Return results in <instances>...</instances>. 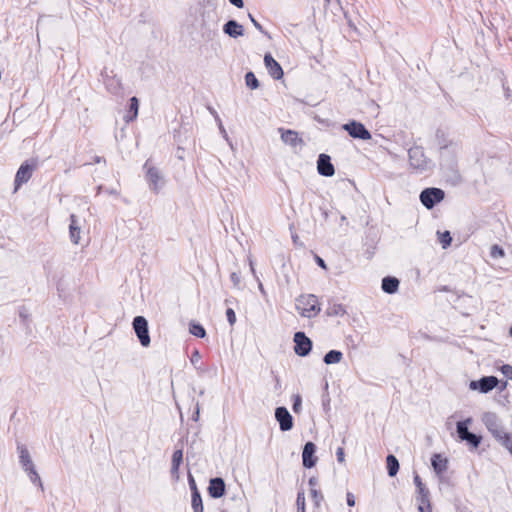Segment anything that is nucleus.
Masks as SVG:
<instances>
[{"mask_svg": "<svg viewBox=\"0 0 512 512\" xmlns=\"http://www.w3.org/2000/svg\"><path fill=\"white\" fill-rule=\"evenodd\" d=\"M81 233H82V226L80 224V221L76 215L72 214L70 216V224H69L70 241L75 245L80 244Z\"/></svg>", "mask_w": 512, "mask_h": 512, "instance_id": "dca6fc26", "label": "nucleus"}, {"mask_svg": "<svg viewBox=\"0 0 512 512\" xmlns=\"http://www.w3.org/2000/svg\"><path fill=\"white\" fill-rule=\"evenodd\" d=\"M317 169L319 174L331 177L335 173L333 164L331 163L330 157L326 154H320L317 161Z\"/></svg>", "mask_w": 512, "mask_h": 512, "instance_id": "f3484780", "label": "nucleus"}, {"mask_svg": "<svg viewBox=\"0 0 512 512\" xmlns=\"http://www.w3.org/2000/svg\"><path fill=\"white\" fill-rule=\"evenodd\" d=\"M309 485L312 487V488H315V486L317 485V479L316 478H310L309 479Z\"/></svg>", "mask_w": 512, "mask_h": 512, "instance_id": "3c124183", "label": "nucleus"}, {"mask_svg": "<svg viewBox=\"0 0 512 512\" xmlns=\"http://www.w3.org/2000/svg\"><path fill=\"white\" fill-rule=\"evenodd\" d=\"M258 288H259V290H260V292H261L262 294H265V290H264L263 284H262L261 282H259V284H258Z\"/></svg>", "mask_w": 512, "mask_h": 512, "instance_id": "4d7b16f0", "label": "nucleus"}, {"mask_svg": "<svg viewBox=\"0 0 512 512\" xmlns=\"http://www.w3.org/2000/svg\"><path fill=\"white\" fill-rule=\"evenodd\" d=\"M437 235H438V240H439L440 244L442 245L443 249H446L448 246H450L452 237H451L449 231H445V232L438 231Z\"/></svg>", "mask_w": 512, "mask_h": 512, "instance_id": "c756f323", "label": "nucleus"}, {"mask_svg": "<svg viewBox=\"0 0 512 512\" xmlns=\"http://www.w3.org/2000/svg\"><path fill=\"white\" fill-rule=\"evenodd\" d=\"M217 120L219 122V130H220L221 134L223 135L224 138L227 139V132H226L224 126L222 125L221 120L219 118H217Z\"/></svg>", "mask_w": 512, "mask_h": 512, "instance_id": "de8ad7c7", "label": "nucleus"}, {"mask_svg": "<svg viewBox=\"0 0 512 512\" xmlns=\"http://www.w3.org/2000/svg\"><path fill=\"white\" fill-rule=\"evenodd\" d=\"M138 106H139V104H138V99H137L136 97H132V98L130 99V109H131L132 111H134V117H136V116H137V113H138Z\"/></svg>", "mask_w": 512, "mask_h": 512, "instance_id": "79ce46f5", "label": "nucleus"}, {"mask_svg": "<svg viewBox=\"0 0 512 512\" xmlns=\"http://www.w3.org/2000/svg\"><path fill=\"white\" fill-rule=\"evenodd\" d=\"M230 3L234 6H236L237 8H242L244 3H243V0H229Z\"/></svg>", "mask_w": 512, "mask_h": 512, "instance_id": "09e8293b", "label": "nucleus"}, {"mask_svg": "<svg viewBox=\"0 0 512 512\" xmlns=\"http://www.w3.org/2000/svg\"><path fill=\"white\" fill-rule=\"evenodd\" d=\"M279 132L281 133V140L286 145L296 148L302 142L298 136V133L293 130H285L283 128H279Z\"/></svg>", "mask_w": 512, "mask_h": 512, "instance_id": "aec40b11", "label": "nucleus"}, {"mask_svg": "<svg viewBox=\"0 0 512 512\" xmlns=\"http://www.w3.org/2000/svg\"><path fill=\"white\" fill-rule=\"evenodd\" d=\"M342 128L348 132V134L357 139L370 140L371 133L365 128V126L357 121H350L342 126Z\"/></svg>", "mask_w": 512, "mask_h": 512, "instance_id": "9d476101", "label": "nucleus"}, {"mask_svg": "<svg viewBox=\"0 0 512 512\" xmlns=\"http://www.w3.org/2000/svg\"><path fill=\"white\" fill-rule=\"evenodd\" d=\"M512 454V435L508 434L500 442Z\"/></svg>", "mask_w": 512, "mask_h": 512, "instance_id": "c9c22d12", "label": "nucleus"}, {"mask_svg": "<svg viewBox=\"0 0 512 512\" xmlns=\"http://www.w3.org/2000/svg\"><path fill=\"white\" fill-rule=\"evenodd\" d=\"M199 414H200V412H199V408H197V410H196L195 414L193 415V419H194L195 421H197V420H198V418H199Z\"/></svg>", "mask_w": 512, "mask_h": 512, "instance_id": "6e6d98bb", "label": "nucleus"}, {"mask_svg": "<svg viewBox=\"0 0 512 512\" xmlns=\"http://www.w3.org/2000/svg\"><path fill=\"white\" fill-rule=\"evenodd\" d=\"M432 467L437 474L443 473L446 468V460H443L439 454H435L431 460Z\"/></svg>", "mask_w": 512, "mask_h": 512, "instance_id": "a878e982", "label": "nucleus"}, {"mask_svg": "<svg viewBox=\"0 0 512 512\" xmlns=\"http://www.w3.org/2000/svg\"><path fill=\"white\" fill-rule=\"evenodd\" d=\"M461 149L459 145L455 142L449 141L447 143L440 144L439 146V154L441 162L446 165H451L454 163L455 158L460 153Z\"/></svg>", "mask_w": 512, "mask_h": 512, "instance_id": "6e6552de", "label": "nucleus"}, {"mask_svg": "<svg viewBox=\"0 0 512 512\" xmlns=\"http://www.w3.org/2000/svg\"><path fill=\"white\" fill-rule=\"evenodd\" d=\"M410 167L417 173L430 170L433 166L432 161L426 157L424 150L420 146H413L408 150Z\"/></svg>", "mask_w": 512, "mask_h": 512, "instance_id": "7ed1b4c3", "label": "nucleus"}, {"mask_svg": "<svg viewBox=\"0 0 512 512\" xmlns=\"http://www.w3.org/2000/svg\"><path fill=\"white\" fill-rule=\"evenodd\" d=\"M343 359V354L341 351L338 350H330L328 353L325 354L323 361L327 365L331 364H337L341 362Z\"/></svg>", "mask_w": 512, "mask_h": 512, "instance_id": "393cba45", "label": "nucleus"}, {"mask_svg": "<svg viewBox=\"0 0 512 512\" xmlns=\"http://www.w3.org/2000/svg\"><path fill=\"white\" fill-rule=\"evenodd\" d=\"M482 421L486 428L488 429V431L493 435V437L498 442H500L507 435L505 428L503 427L500 419L495 413H484V415L482 416Z\"/></svg>", "mask_w": 512, "mask_h": 512, "instance_id": "39448f33", "label": "nucleus"}, {"mask_svg": "<svg viewBox=\"0 0 512 512\" xmlns=\"http://www.w3.org/2000/svg\"><path fill=\"white\" fill-rule=\"evenodd\" d=\"M295 347L294 351L299 356H306L309 354L312 348L311 340L303 333L296 332L294 335Z\"/></svg>", "mask_w": 512, "mask_h": 512, "instance_id": "f8f14e48", "label": "nucleus"}, {"mask_svg": "<svg viewBox=\"0 0 512 512\" xmlns=\"http://www.w3.org/2000/svg\"><path fill=\"white\" fill-rule=\"evenodd\" d=\"M34 166L28 163H23L15 176V189L17 190L22 184L26 183L32 176Z\"/></svg>", "mask_w": 512, "mask_h": 512, "instance_id": "2eb2a0df", "label": "nucleus"}, {"mask_svg": "<svg viewBox=\"0 0 512 512\" xmlns=\"http://www.w3.org/2000/svg\"><path fill=\"white\" fill-rule=\"evenodd\" d=\"M132 326L134 332L143 347H148L151 343L148 321L143 316H136L133 319Z\"/></svg>", "mask_w": 512, "mask_h": 512, "instance_id": "0eeeda50", "label": "nucleus"}, {"mask_svg": "<svg viewBox=\"0 0 512 512\" xmlns=\"http://www.w3.org/2000/svg\"><path fill=\"white\" fill-rule=\"evenodd\" d=\"M249 19L250 21L252 22V24L254 25V27L256 29H258L259 31L263 32V27L262 25L252 16V14H249Z\"/></svg>", "mask_w": 512, "mask_h": 512, "instance_id": "49530a36", "label": "nucleus"}, {"mask_svg": "<svg viewBox=\"0 0 512 512\" xmlns=\"http://www.w3.org/2000/svg\"><path fill=\"white\" fill-rule=\"evenodd\" d=\"M346 501L348 506L353 507L355 505V496L351 492H347Z\"/></svg>", "mask_w": 512, "mask_h": 512, "instance_id": "a18cd8bd", "label": "nucleus"}, {"mask_svg": "<svg viewBox=\"0 0 512 512\" xmlns=\"http://www.w3.org/2000/svg\"><path fill=\"white\" fill-rule=\"evenodd\" d=\"M471 423L472 418H467L463 421L457 422L456 431L461 441H465L473 448H477L481 443V437L469 432V426Z\"/></svg>", "mask_w": 512, "mask_h": 512, "instance_id": "423d86ee", "label": "nucleus"}, {"mask_svg": "<svg viewBox=\"0 0 512 512\" xmlns=\"http://www.w3.org/2000/svg\"><path fill=\"white\" fill-rule=\"evenodd\" d=\"M311 495H312L315 505L320 506V503L323 500L322 494L319 491H317L315 488H311Z\"/></svg>", "mask_w": 512, "mask_h": 512, "instance_id": "4c0bfd02", "label": "nucleus"}, {"mask_svg": "<svg viewBox=\"0 0 512 512\" xmlns=\"http://www.w3.org/2000/svg\"><path fill=\"white\" fill-rule=\"evenodd\" d=\"M296 505H297V512H305V495L304 492H298L297 499H296Z\"/></svg>", "mask_w": 512, "mask_h": 512, "instance_id": "72a5a7b5", "label": "nucleus"}, {"mask_svg": "<svg viewBox=\"0 0 512 512\" xmlns=\"http://www.w3.org/2000/svg\"><path fill=\"white\" fill-rule=\"evenodd\" d=\"M417 499L419 501L418 510L420 512H432L429 498H426V500H424L423 498H417Z\"/></svg>", "mask_w": 512, "mask_h": 512, "instance_id": "f704fd0d", "label": "nucleus"}, {"mask_svg": "<svg viewBox=\"0 0 512 512\" xmlns=\"http://www.w3.org/2000/svg\"><path fill=\"white\" fill-rule=\"evenodd\" d=\"M264 63L272 78L279 80L283 77L282 67L270 54L264 56Z\"/></svg>", "mask_w": 512, "mask_h": 512, "instance_id": "a211bd4d", "label": "nucleus"}, {"mask_svg": "<svg viewBox=\"0 0 512 512\" xmlns=\"http://www.w3.org/2000/svg\"><path fill=\"white\" fill-rule=\"evenodd\" d=\"M301 406H302L301 396L300 395H295L294 396V403H293V411L295 413H299L300 410H301Z\"/></svg>", "mask_w": 512, "mask_h": 512, "instance_id": "58836bf2", "label": "nucleus"}, {"mask_svg": "<svg viewBox=\"0 0 512 512\" xmlns=\"http://www.w3.org/2000/svg\"><path fill=\"white\" fill-rule=\"evenodd\" d=\"M414 483L417 487L418 498H423L424 500H426V498H429V491L427 490L425 485L422 483L419 475H417V474H415V476H414Z\"/></svg>", "mask_w": 512, "mask_h": 512, "instance_id": "cd10ccee", "label": "nucleus"}, {"mask_svg": "<svg viewBox=\"0 0 512 512\" xmlns=\"http://www.w3.org/2000/svg\"><path fill=\"white\" fill-rule=\"evenodd\" d=\"M510 335H511V337H512V327L510 328Z\"/></svg>", "mask_w": 512, "mask_h": 512, "instance_id": "052dcab7", "label": "nucleus"}, {"mask_svg": "<svg viewBox=\"0 0 512 512\" xmlns=\"http://www.w3.org/2000/svg\"><path fill=\"white\" fill-rule=\"evenodd\" d=\"M108 193L111 194V195H115V196L119 195V192L116 189L108 190Z\"/></svg>", "mask_w": 512, "mask_h": 512, "instance_id": "5fc2aeb1", "label": "nucleus"}, {"mask_svg": "<svg viewBox=\"0 0 512 512\" xmlns=\"http://www.w3.org/2000/svg\"><path fill=\"white\" fill-rule=\"evenodd\" d=\"M501 372L504 376L512 380V366L510 365H503L501 367Z\"/></svg>", "mask_w": 512, "mask_h": 512, "instance_id": "a19ab883", "label": "nucleus"}, {"mask_svg": "<svg viewBox=\"0 0 512 512\" xmlns=\"http://www.w3.org/2000/svg\"><path fill=\"white\" fill-rule=\"evenodd\" d=\"M490 255L494 259L503 258L505 256V252L503 248H501L499 245H493L490 250Z\"/></svg>", "mask_w": 512, "mask_h": 512, "instance_id": "473e14b6", "label": "nucleus"}, {"mask_svg": "<svg viewBox=\"0 0 512 512\" xmlns=\"http://www.w3.org/2000/svg\"><path fill=\"white\" fill-rule=\"evenodd\" d=\"M245 82H246V85L251 88V89H257L259 87V81L257 80V78L255 77L254 73L253 72H248L246 75H245Z\"/></svg>", "mask_w": 512, "mask_h": 512, "instance_id": "2f4dec72", "label": "nucleus"}, {"mask_svg": "<svg viewBox=\"0 0 512 512\" xmlns=\"http://www.w3.org/2000/svg\"><path fill=\"white\" fill-rule=\"evenodd\" d=\"M316 446L313 442H307L304 445L302 452L303 466L305 468H312L315 466L317 457L315 456Z\"/></svg>", "mask_w": 512, "mask_h": 512, "instance_id": "4468645a", "label": "nucleus"}, {"mask_svg": "<svg viewBox=\"0 0 512 512\" xmlns=\"http://www.w3.org/2000/svg\"><path fill=\"white\" fill-rule=\"evenodd\" d=\"M223 32L232 38H238L244 35L243 26L235 20L227 21L223 26Z\"/></svg>", "mask_w": 512, "mask_h": 512, "instance_id": "412c9836", "label": "nucleus"}, {"mask_svg": "<svg viewBox=\"0 0 512 512\" xmlns=\"http://www.w3.org/2000/svg\"><path fill=\"white\" fill-rule=\"evenodd\" d=\"M499 381L495 376H485L479 380H473L469 384L471 390H478L481 393H488L493 390Z\"/></svg>", "mask_w": 512, "mask_h": 512, "instance_id": "9b49d317", "label": "nucleus"}, {"mask_svg": "<svg viewBox=\"0 0 512 512\" xmlns=\"http://www.w3.org/2000/svg\"><path fill=\"white\" fill-rule=\"evenodd\" d=\"M17 450L19 452V462L22 469L27 473L29 480L38 485L43 490V484L39 474L37 473L34 463L31 459L28 449L24 445H18Z\"/></svg>", "mask_w": 512, "mask_h": 512, "instance_id": "f03ea898", "label": "nucleus"}, {"mask_svg": "<svg viewBox=\"0 0 512 512\" xmlns=\"http://www.w3.org/2000/svg\"><path fill=\"white\" fill-rule=\"evenodd\" d=\"M295 306L302 317L309 319L316 317L321 311L319 300L314 294L300 295L296 299Z\"/></svg>", "mask_w": 512, "mask_h": 512, "instance_id": "f257e3e1", "label": "nucleus"}, {"mask_svg": "<svg viewBox=\"0 0 512 512\" xmlns=\"http://www.w3.org/2000/svg\"><path fill=\"white\" fill-rule=\"evenodd\" d=\"M189 482H190V485H191V488L193 489V491H195L196 488V485H195V481L193 479V477L190 475V478H189Z\"/></svg>", "mask_w": 512, "mask_h": 512, "instance_id": "603ef678", "label": "nucleus"}, {"mask_svg": "<svg viewBox=\"0 0 512 512\" xmlns=\"http://www.w3.org/2000/svg\"><path fill=\"white\" fill-rule=\"evenodd\" d=\"M201 354L198 350H194L191 355V363L196 366V364L200 361Z\"/></svg>", "mask_w": 512, "mask_h": 512, "instance_id": "37998d69", "label": "nucleus"}, {"mask_svg": "<svg viewBox=\"0 0 512 512\" xmlns=\"http://www.w3.org/2000/svg\"><path fill=\"white\" fill-rule=\"evenodd\" d=\"M275 418L279 422L282 431H289L293 427V418L285 407H278L275 410Z\"/></svg>", "mask_w": 512, "mask_h": 512, "instance_id": "ddd939ff", "label": "nucleus"}, {"mask_svg": "<svg viewBox=\"0 0 512 512\" xmlns=\"http://www.w3.org/2000/svg\"><path fill=\"white\" fill-rule=\"evenodd\" d=\"M183 460V450L177 449L173 452L172 463H171V475L178 480L179 479V467Z\"/></svg>", "mask_w": 512, "mask_h": 512, "instance_id": "4be33fe9", "label": "nucleus"}, {"mask_svg": "<svg viewBox=\"0 0 512 512\" xmlns=\"http://www.w3.org/2000/svg\"><path fill=\"white\" fill-rule=\"evenodd\" d=\"M189 331L192 335L199 337V338H204L206 335L204 327L198 323H191L190 327H189Z\"/></svg>", "mask_w": 512, "mask_h": 512, "instance_id": "7c9ffc66", "label": "nucleus"}, {"mask_svg": "<svg viewBox=\"0 0 512 512\" xmlns=\"http://www.w3.org/2000/svg\"><path fill=\"white\" fill-rule=\"evenodd\" d=\"M145 179L149 189L154 193H159L166 185V179L162 171L152 166L148 161L144 164Z\"/></svg>", "mask_w": 512, "mask_h": 512, "instance_id": "20e7f679", "label": "nucleus"}, {"mask_svg": "<svg viewBox=\"0 0 512 512\" xmlns=\"http://www.w3.org/2000/svg\"><path fill=\"white\" fill-rule=\"evenodd\" d=\"M230 279L233 283V286L234 288L240 290L241 289V277L238 273L236 272H233L231 275H230Z\"/></svg>", "mask_w": 512, "mask_h": 512, "instance_id": "e433bc0d", "label": "nucleus"}, {"mask_svg": "<svg viewBox=\"0 0 512 512\" xmlns=\"http://www.w3.org/2000/svg\"><path fill=\"white\" fill-rule=\"evenodd\" d=\"M106 88L113 94H118L122 90L121 80L117 77H106L104 80Z\"/></svg>", "mask_w": 512, "mask_h": 512, "instance_id": "b1692460", "label": "nucleus"}, {"mask_svg": "<svg viewBox=\"0 0 512 512\" xmlns=\"http://www.w3.org/2000/svg\"><path fill=\"white\" fill-rule=\"evenodd\" d=\"M341 220H342V221H345V220H346V217H345V216H342V217H341Z\"/></svg>", "mask_w": 512, "mask_h": 512, "instance_id": "bf43d9fd", "label": "nucleus"}, {"mask_svg": "<svg viewBox=\"0 0 512 512\" xmlns=\"http://www.w3.org/2000/svg\"><path fill=\"white\" fill-rule=\"evenodd\" d=\"M227 320L230 325H234L236 322V315L233 309L228 308L226 311Z\"/></svg>", "mask_w": 512, "mask_h": 512, "instance_id": "ea45409f", "label": "nucleus"}, {"mask_svg": "<svg viewBox=\"0 0 512 512\" xmlns=\"http://www.w3.org/2000/svg\"><path fill=\"white\" fill-rule=\"evenodd\" d=\"M399 280L395 277H385L382 280V289L388 294H393L398 290Z\"/></svg>", "mask_w": 512, "mask_h": 512, "instance_id": "5701e85b", "label": "nucleus"}, {"mask_svg": "<svg viewBox=\"0 0 512 512\" xmlns=\"http://www.w3.org/2000/svg\"><path fill=\"white\" fill-rule=\"evenodd\" d=\"M96 162H97V163H100V162H101V158H99V157H98V158L96 159Z\"/></svg>", "mask_w": 512, "mask_h": 512, "instance_id": "13d9d810", "label": "nucleus"}, {"mask_svg": "<svg viewBox=\"0 0 512 512\" xmlns=\"http://www.w3.org/2000/svg\"><path fill=\"white\" fill-rule=\"evenodd\" d=\"M444 199V191L439 188H426L420 193V201L427 209Z\"/></svg>", "mask_w": 512, "mask_h": 512, "instance_id": "1a4fd4ad", "label": "nucleus"}, {"mask_svg": "<svg viewBox=\"0 0 512 512\" xmlns=\"http://www.w3.org/2000/svg\"><path fill=\"white\" fill-rule=\"evenodd\" d=\"M192 508L194 512H203L204 510L202 499L197 489L192 493Z\"/></svg>", "mask_w": 512, "mask_h": 512, "instance_id": "c85d7f7f", "label": "nucleus"}, {"mask_svg": "<svg viewBox=\"0 0 512 512\" xmlns=\"http://www.w3.org/2000/svg\"><path fill=\"white\" fill-rule=\"evenodd\" d=\"M336 456H337L338 462L344 463V461H345V454H344V449L343 448L339 447L337 449Z\"/></svg>", "mask_w": 512, "mask_h": 512, "instance_id": "c03bdc74", "label": "nucleus"}, {"mask_svg": "<svg viewBox=\"0 0 512 512\" xmlns=\"http://www.w3.org/2000/svg\"><path fill=\"white\" fill-rule=\"evenodd\" d=\"M249 265H250L251 273L253 275H255V268H254V264H253V261L251 260V258H249Z\"/></svg>", "mask_w": 512, "mask_h": 512, "instance_id": "864d4df0", "label": "nucleus"}, {"mask_svg": "<svg viewBox=\"0 0 512 512\" xmlns=\"http://www.w3.org/2000/svg\"><path fill=\"white\" fill-rule=\"evenodd\" d=\"M209 494L212 498H220L225 493V482L222 478H212L208 487Z\"/></svg>", "mask_w": 512, "mask_h": 512, "instance_id": "6ab92c4d", "label": "nucleus"}, {"mask_svg": "<svg viewBox=\"0 0 512 512\" xmlns=\"http://www.w3.org/2000/svg\"><path fill=\"white\" fill-rule=\"evenodd\" d=\"M316 261H317V263H318V265H319L320 267H322V268H324V269L326 268V264H325V262H324V260H323L322 258H320V257H316Z\"/></svg>", "mask_w": 512, "mask_h": 512, "instance_id": "8fccbe9b", "label": "nucleus"}, {"mask_svg": "<svg viewBox=\"0 0 512 512\" xmlns=\"http://www.w3.org/2000/svg\"><path fill=\"white\" fill-rule=\"evenodd\" d=\"M386 461L389 476H395L399 470V462L397 458L394 455H388Z\"/></svg>", "mask_w": 512, "mask_h": 512, "instance_id": "bb28decb", "label": "nucleus"}]
</instances>
